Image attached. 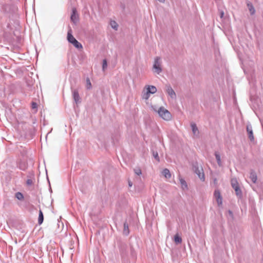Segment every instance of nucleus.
I'll list each match as a JSON object with an SVG mask.
<instances>
[{"instance_id": "473e14b6", "label": "nucleus", "mask_w": 263, "mask_h": 263, "mask_svg": "<svg viewBox=\"0 0 263 263\" xmlns=\"http://www.w3.org/2000/svg\"><path fill=\"white\" fill-rule=\"evenodd\" d=\"M37 104L35 102H32L31 103V107L32 109H36L37 108Z\"/></svg>"}, {"instance_id": "a211bd4d", "label": "nucleus", "mask_w": 263, "mask_h": 263, "mask_svg": "<svg viewBox=\"0 0 263 263\" xmlns=\"http://www.w3.org/2000/svg\"><path fill=\"white\" fill-rule=\"evenodd\" d=\"M247 7L251 15H253L255 13V10L254 8L253 5L250 2L247 3Z\"/></svg>"}, {"instance_id": "7c9ffc66", "label": "nucleus", "mask_w": 263, "mask_h": 263, "mask_svg": "<svg viewBox=\"0 0 263 263\" xmlns=\"http://www.w3.org/2000/svg\"><path fill=\"white\" fill-rule=\"evenodd\" d=\"M153 157L155 158V159L158 161H159L160 160H159V157L158 156V154L157 152H155V151H153Z\"/></svg>"}, {"instance_id": "9d476101", "label": "nucleus", "mask_w": 263, "mask_h": 263, "mask_svg": "<svg viewBox=\"0 0 263 263\" xmlns=\"http://www.w3.org/2000/svg\"><path fill=\"white\" fill-rule=\"evenodd\" d=\"M72 97L76 103L78 104L81 102L80 97L78 90L77 89H72Z\"/></svg>"}, {"instance_id": "0eeeda50", "label": "nucleus", "mask_w": 263, "mask_h": 263, "mask_svg": "<svg viewBox=\"0 0 263 263\" xmlns=\"http://www.w3.org/2000/svg\"><path fill=\"white\" fill-rule=\"evenodd\" d=\"M218 206H221L222 203V198L219 190H215L214 194Z\"/></svg>"}, {"instance_id": "ddd939ff", "label": "nucleus", "mask_w": 263, "mask_h": 263, "mask_svg": "<svg viewBox=\"0 0 263 263\" xmlns=\"http://www.w3.org/2000/svg\"><path fill=\"white\" fill-rule=\"evenodd\" d=\"M67 40L68 41L72 44L74 41H76V39L73 37V36L71 34V30L70 29L67 33Z\"/></svg>"}, {"instance_id": "f03ea898", "label": "nucleus", "mask_w": 263, "mask_h": 263, "mask_svg": "<svg viewBox=\"0 0 263 263\" xmlns=\"http://www.w3.org/2000/svg\"><path fill=\"white\" fill-rule=\"evenodd\" d=\"M16 163L17 167L22 171H25L28 168V162L26 158L18 157Z\"/></svg>"}, {"instance_id": "4be33fe9", "label": "nucleus", "mask_w": 263, "mask_h": 263, "mask_svg": "<svg viewBox=\"0 0 263 263\" xmlns=\"http://www.w3.org/2000/svg\"><path fill=\"white\" fill-rule=\"evenodd\" d=\"M110 25L112 28L116 30H117L118 28V25L115 21H111L110 22Z\"/></svg>"}, {"instance_id": "7ed1b4c3", "label": "nucleus", "mask_w": 263, "mask_h": 263, "mask_svg": "<svg viewBox=\"0 0 263 263\" xmlns=\"http://www.w3.org/2000/svg\"><path fill=\"white\" fill-rule=\"evenodd\" d=\"M157 91V88L155 86L153 85L148 86L147 88V91L143 95V98L147 99L149 97V94H154Z\"/></svg>"}, {"instance_id": "f257e3e1", "label": "nucleus", "mask_w": 263, "mask_h": 263, "mask_svg": "<svg viewBox=\"0 0 263 263\" xmlns=\"http://www.w3.org/2000/svg\"><path fill=\"white\" fill-rule=\"evenodd\" d=\"M157 112L159 117L165 121H170L172 119L171 114L163 106L159 107Z\"/></svg>"}, {"instance_id": "9b49d317", "label": "nucleus", "mask_w": 263, "mask_h": 263, "mask_svg": "<svg viewBox=\"0 0 263 263\" xmlns=\"http://www.w3.org/2000/svg\"><path fill=\"white\" fill-rule=\"evenodd\" d=\"M233 189L235 190L236 195L239 199H241L242 197V193L241 189L239 187V185H237L236 186L232 187Z\"/></svg>"}, {"instance_id": "cd10ccee", "label": "nucleus", "mask_w": 263, "mask_h": 263, "mask_svg": "<svg viewBox=\"0 0 263 263\" xmlns=\"http://www.w3.org/2000/svg\"><path fill=\"white\" fill-rule=\"evenodd\" d=\"M134 173L137 175H138V176L141 175V174H142V172H141V170L140 167H136V168H134Z\"/></svg>"}, {"instance_id": "dca6fc26", "label": "nucleus", "mask_w": 263, "mask_h": 263, "mask_svg": "<svg viewBox=\"0 0 263 263\" xmlns=\"http://www.w3.org/2000/svg\"><path fill=\"white\" fill-rule=\"evenodd\" d=\"M179 181L180 183V184L181 185V187L183 190H187V185L184 179L181 177V176L179 175Z\"/></svg>"}, {"instance_id": "423d86ee", "label": "nucleus", "mask_w": 263, "mask_h": 263, "mask_svg": "<svg viewBox=\"0 0 263 263\" xmlns=\"http://www.w3.org/2000/svg\"><path fill=\"white\" fill-rule=\"evenodd\" d=\"M246 129L248 133L249 139L251 142H253L254 141V137L253 135L252 127L250 124H247Z\"/></svg>"}, {"instance_id": "c756f323", "label": "nucleus", "mask_w": 263, "mask_h": 263, "mask_svg": "<svg viewBox=\"0 0 263 263\" xmlns=\"http://www.w3.org/2000/svg\"><path fill=\"white\" fill-rule=\"evenodd\" d=\"M86 88L87 89H90L91 88V84L89 78L86 79Z\"/></svg>"}, {"instance_id": "f704fd0d", "label": "nucleus", "mask_w": 263, "mask_h": 263, "mask_svg": "<svg viewBox=\"0 0 263 263\" xmlns=\"http://www.w3.org/2000/svg\"><path fill=\"white\" fill-rule=\"evenodd\" d=\"M229 214H230L231 216H233V213H232V212L231 211L229 210Z\"/></svg>"}, {"instance_id": "6ab92c4d", "label": "nucleus", "mask_w": 263, "mask_h": 263, "mask_svg": "<svg viewBox=\"0 0 263 263\" xmlns=\"http://www.w3.org/2000/svg\"><path fill=\"white\" fill-rule=\"evenodd\" d=\"M123 233V234H124L126 236H127L129 234L128 225L126 221L124 223V229Z\"/></svg>"}, {"instance_id": "2eb2a0df", "label": "nucleus", "mask_w": 263, "mask_h": 263, "mask_svg": "<svg viewBox=\"0 0 263 263\" xmlns=\"http://www.w3.org/2000/svg\"><path fill=\"white\" fill-rule=\"evenodd\" d=\"M214 155L215 156V158L216 159V161H217L218 166H222V162L221 160L220 155L219 153L218 152L216 151L214 153Z\"/></svg>"}, {"instance_id": "b1692460", "label": "nucleus", "mask_w": 263, "mask_h": 263, "mask_svg": "<svg viewBox=\"0 0 263 263\" xmlns=\"http://www.w3.org/2000/svg\"><path fill=\"white\" fill-rule=\"evenodd\" d=\"M73 45L78 49H82L83 46L82 44L79 43L77 40L76 41L74 42L73 43H72Z\"/></svg>"}, {"instance_id": "412c9836", "label": "nucleus", "mask_w": 263, "mask_h": 263, "mask_svg": "<svg viewBox=\"0 0 263 263\" xmlns=\"http://www.w3.org/2000/svg\"><path fill=\"white\" fill-rule=\"evenodd\" d=\"M44 220V215L42 211L40 210L39 211V218H38V223L39 224H41Z\"/></svg>"}, {"instance_id": "a878e982", "label": "nucleus", "mask_w": 263, "mask_h": 263, "mask_svg": "<svg viewBox=\"0 0 263 263\" xmlns=\"http://www.w3.org/2000/svg\"><path fill=\"white\" fill-rule=\"evenodd\" d=\"M28 179H32L33 180H35V174L32 171L29 172L27 175Z\"/></svg>"}, {"instance_id": "c9c22d12", "label": "nucleus", "mask_w": 263, "mask_h": 263, "mask_svg": "<svg viewBox=\"0 0 263 263\" xmlns=\"http://www.w3.org/2000/svg\"><path fill=\"white\" fill-rule=\"evenodd\" d=\"M223 14H224L223 12H222L221 13V17H223Z\"/></svg>"}, {"instance_id": "393cba45", "label": "nucleus", "mask_w": 263, "mask_h": 263, "mask_svg": "<svg viewBox=\"0 0 263 263\" xmlns=\"http://www.w3.org/2000/svg\"><path fill=\"white\" fill-rule=\"evenodd\" d=\"M15 197L19 200H22L24 199V196L21 192H17L15 194Z\"/></svg>"}, {"instance_id": "c85d7f7f", "label": "nucleus", "mask_w": 263, "mask_h": 263, "mask_svg": "<svg viewBox=\"0 0 263 263\" xmlns=\"http://www.w3.org/2000/svg\"><path fill=\"white\" fill-rule=\"evenodd\" d=\"M107 67V62L106 59H104L103 60V64H102V69L104 71Z\"/></svg>"}, {"instance_id": "f3484780", "label": "nucleus", "mask_w": 263, "mask_h": 263, "mask_svg": "<svg viewBox=\"0 0 263 263\" xmlns=\"http://www.w3.org/2000/svg\"><path fill=\"white\" fill-rule=\"evenodd\" d=\"M162 174L167 179L170 178L171 177V173L169 170L167 168L163 169L162 172Z\"/></svg>"}, {"instance_id": "2f4dec72", "label": "nucleus", "mask_w": 263, "mask_h": 263, "mask_svg": "<svg viewBox=\"0 0 263 263\" xmlns=\"http://www.w3.org/2000/svg\"><path fill=\"white\" fill-rule=\"evenodd\" d=\"M34 180H33L32 179H27L26 181V184L28 186H31L33 184Z\"/></svg>"}, {"instance_id": "39448f33", "label": "nucleus", "mask_w": 263, "mask_h": 263, "mask_svg": "<svg viewBox=\"0 0 263 263\" xmlns=\"http://www.w3.org/2000/svg\"><path fill=\"white\" fill-rule=\"evenodd\" d=\"M160 58L157 57L155 59L154 64L153 65V68L155 69L156 72L159 74L162 71V69L160 67Z\"/></svg>"}, {"instance_id": "1a4fd4ad", "label": "nucleus", "mask_w": 263, "mask_h": 263, "mask_svg": "<svg viewBox=\"0 0 263 263\" xmlns=\"http://www.w3.org/2000/svg\"><path fill=\"white\" fill-rule=\"evenodd\" d=\"M71 21L76 24L79 21V17L77 14V10L76 8H73L72 10V13L70 17Z\"/></svg>"}, {"instance_id": "f8f14e48", "label": "nucleus", "mask_w": 263, "mask_h": 263, "mask_svg": "<svg viewBox=\"0 0 263 263\" xmlns=\"http://www.w3.org/2000/svg\"><path fill=\"white\" fill-rule=\"evenodd\" d=\"M191 126L192 128V132L194 136L197 137L199 135V132L198 130V129L196 126V124L195 123H191Z\"/></svg>"}, {"instance_id": "bb28decb", "label": "nucleus", "mask_w": 263, "mask_h": 263, "mask_svg": "<svg viewBox=\"0 0 263 263\" xmlns=\"http://www.w3.org/2000/svg\"><path fill=\"white\" fill-rule=\"evenodd\" d=\"M232 187L239 185L238 182L236 178H232L231 180Z\"/></svg>"}, {"instance_id": "4468645a", "label": "nucleus", "mask_w": 263, "mask_h": 263, "mask_svg": "<svg viewBox=\"0 0 263 263\" xmlns=\"http://www.w3.org/2000/svg\"><path fill=\"white\" fill-rule=\"evenodd\" d=\"M250 178L254 183L256 182L257 177L255 172L253 170H252L250 172Z\"/></svg>"}, {"instance_id": "72a5a7b5", "label": "nucleus", "mask_w": 263, "mask_h": 263, "mask_svg": "<svg viewBox=\"0 0 263 263\" xmlns=\"http://www.w3.org/2000/svg\"><path fill=\"white\" fill-rule=\"evenodd\" d=\"M128 184L129 187H132L133 185V183L130 180H128Z\"/></svg>"}, {"instance_id": "6e6552de", "label": "nucleus", "mask_w": 263, "mask_h": 263, "mask_svg": "<svg viewBox=\"0 0 263 263\" xmlns=\"http://www.w3.org/2000/svg\"><path fill=\"white\" fill-rule=\"evenodd\" d=\"M165 91L166 93L171 97V98H176V93L170 85L168 84L165 85Z\"/></svg>"}, {"instance_id": "aec40b11", "label": "nucleus", "mask_w": 263, "mask_h": 263, "mask_svg": "<svg viewBox=\"0 0 263 263\" xmlns=\"http://www.w3.org/2000/svg\"><path fill=\"white\" fill-rule=\"evenodd\" d=\"M27 151L26 148H23L20 151V154L18 157L23 158H27Z\"/></svg>"}, {"instance_id": "20e7f679", "label": "nucleus", "mask_w": 263, "mask_h": 263, "mask_svg": "<svg viewBox=\"0 0 263 263\" xmlns=\"http://www.w3.org/2000/svg\"><path fill=\"white\" fill-rule=\"evenodd\" d=\"M193 170L194 172L198 175V177L201 180H204V175L203 173V170L199 169L198 166L196 165L193 166Z\"/></svg>"}, {"instance_id": "5701e85b", "label": "nucleus", "mask_w": 263, "mask_h": 263, "mask_svg": "<svg viewBox=\"0 0 263 263\" xmlns=\"http://www.w3.org/2000/svg\"><path fill=\"white\" fill-rule=\"evenodd\" d=\"M174 241L177 244L181 243L182 242V238L178 235L176 234L174 236Z\"/></svg>"}]
</instances>
